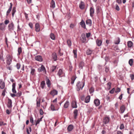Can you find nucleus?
<instances>
[{"instance_id":"obj_1","label":"nucleus","mask_w":134,"mask_h":134,"mask_svg":"<svg viewBox=\"0 0 134 134\" xmlns=\"http://www.w3.org/2000/svg\"><path fill=\"white\" fill-rule=\"evenodd\" d=\"M85 85V83L83 82H78L76 84L77 90L79 91L80 89L82 90Z\"/></svg>"},{"instance_id":"obj_2","label":"nucleus","mask_w":134,"mask_h":134,"mask_svg":"<svg viewBox=\"0 0 134 134\" xmlns=\"http://www.w3.org/2000/svg\"><path fill=\"white\" fill-rule=\"evenodd\" d=\"M6 59L7 64L10 65L12 62V57L10 55L8 54L6 56Z\"/></svg>"},{"instance_id":"obj_3","label":"nucleus","mask_w":134,"mask_h":134,"mask_svg":"<svg viewBox=\"0 0 134 134\" xmlns=\"http://www.w3.org/2000/svg\"><path fill=\"white\" fill-rule=\"evenodd\" d=\"M14 24L13 22L10 24L8 25V29L10 31H12L14 30Z\"/></svg>"},{"instance_id":"obj_4","label":"nucleus","mask_w":134,"mask_h":134,"mask_svg":"<svg viewBox=\"0 0 134 134\" xmlns=\"http://www.w3.org/2000/svg\"><path fill=\"white\" fill-rule=\"evenodd\" d=\"M5 87V82L2 79L0 80V88L3 89Z\"/></svg>"},{"instance_id":"obj_5","label":"nucleus","mask_w":134,"mask_h":134,"mask_svg":"<svg viewBox=\"0 0 134 134\" xmlns=\"http://www.w3.org/2000/svg\"><path fill=\"white\" fill-rule=\"evenodd\" d=\"M35 59L37 61L41 62L43 60L42 57L40 55H37L35 57Z\"/></svg>"},{"instance_id":"obj_6","label":"nucleus","mask_w":134,"mask_h":134,"mask_svg":"<svg viewBox=\"0 0 134 134\" xmlns=\"http://www.w3.org/2000/svg\"><path fill=\"white\" fill-rule=\"evenodd\" d=\"M90 15L91 17H93L94 13V10L93 8L91 7L90 9Z\"/></svg>"},{"instance_id":"obj_7","label":"nucleus","mask_w":134,"mask_h":134,"mask_svg":"<svg viewBox=\"0 0 134 134\" xmlns=\"http://www.w3.org/2000/svg\"><path fill=\"white\" fill-rule=\"evenodd\" d=\"M110 120L109 118L108 117H105L103 119V122L105 124L108 123Z\"/></svg>"},{"instance_id":"obj_8","label":"nucleus","mask_w":134,"mask_h":134,"mask_svg":"<svg viewBox=\"0 0 134 134\" xmlns=\"http://www.w3.org/2000/svg\"><path fill=\"white\" fill-rule=\"evenodd\" d=\"M35 30L37 32H39L40 30V26L38 23H36L35 25Z\"/></svg>"},{"instance_id":"obj_9","label":"nucleus","mask_w":134,"mask_h":134,"mask_svg":"<svg viewBox=\"0 0 134 134\" xmlns=\"http://www.w3.org/2000/svg\"><path fill=\"white\" fill-rule=\"evenodd\" d=\"M52 58L54 61H55L57 60V56L56 53H54L52 54Z\"/></svg>"},{"instance_id":"obj_10","label":"nucleus","mask_w":134,"mask_h":134,"mask_svg":"<svg viewBox=\"0 0 134 134\" xmlns=\"http://www.w3.org/2000/svg\"><path fill=\"white\" fill-rule=\"evenodd\" d=\"M12 100L9 99H8V104L7 107L8 108H11L12 107Z\"/></svg>"},{"instance_id":"obj_11","label":"nucleus","mask_w":134,"mask_h":134,"mask_svg":"<svg viewBox=\"0 0 134 134\" xmlns=\"http://www.w3.org/2000/svg\"><path fill=\"white\" fill-rule=\"evenodd\" d=\"M81 40L82 42L85 43L86 41V37L85 35L84 34H83L81 35Z\"/></svg>"},{"instance_id":"obj_12","label":"nucleus","mask_w":134,"mask_h":134,"mask_svg":"<svg viewBox=\"0 0 134 134\" xmlns=\"http://www.w3.org/2000/svg\"><path fill=\"white\" fill-rule=\"evenodd\" d=\"M71 106L73 108H76L77 107L76 102L74 101H73L71 103Z\"/></svg>"},{"instance_id":"obj_13","label":"nucleus","mask_w":134,"mask_h":134,"mask_svg":"<svg viewBox=\"0 0 134 134\" xmlns=\"http://www.w3.org/2000/svg\"><path fill=\"white\" fill-rule=\"evenodd\" d=\"M80 24L82 28L84 29H86L85 23L83 20H81V21L80 23Z\"/></svg>"},{"instance_id":"obj_14","label":"nucleus","mask_w":134,"mask_h":134,"mask_svg":"<svg viewBox=\"0 0 134 134\" xmlns=\"http://www.w3.org/2000/svg\"><path fill=\"white\" fill-rule=\"evenodd\" d=\"M57 93L58 91L55 90H54L52 91L50 93V94L53 96H54L55 95H57Z\"/></svg>"},{"instance_id":"obj_15","label":"nucleus","mask_w":134,"mask_h":134,"mask_svg":"<svg viewBox=\"0 0 134 134\" xmlns=\"http://www.w3.org/2000/svg\"><path fill=\"white\" fill-rule=\"evenodd\" d=\"M38 71L39 72H41L42 71H46V70L43 65H42L41 67L38 69Z\"/></svg>"},{"instance_id":"obj_16","label":"nucleus","mask_w":134,"mask_h":134,"mask_svg":"<svg viewBox=\"0 0 134 134\" xmlns=\"http://www.w3.org/2000/svg\"><path fill=\"white\" fill-rule=\"evenodd\" d=\"M86 24L89 26H91L92 25V21L91 19H88L86 21Z\"/></svg>"},{"instance_id":"obj_17","label":"nucleus","mask_w":134,"mask_h":134,"mask_svg":"<svg viewBox=\"0 0 134 134\" xmlns=\"http://www.w3.org/2000/svg\"><path fill=\"white\" fill-rule=\"evenodd\" d=\"M94 103L95 105L97 106H98L100 103L99 100L98 99H96L94 100Z\"/></svg>"},{"instance_id":"obj_18","label":"nucleus","mask_w":134,"mask_h":134,"mask_svg":"<svg viewBox=\"0 0 134 134\" xmlns=\"http://www.w3.org/2000/svg\"><path fill=\"white\" fill-rule=\"evenodd\" d=\"M74 117L75 119H76L78 115V110H77L75 109L74 111Z\"/></svg>"},{"instance_id":"obj_19","label":"nucleus","mask_w":134,"mask_h":134,"mask_svg":"<svg viewBox=\"0 0 134 134\" xmlns=\"http://www.w3.org/2000/svg\"><path fill=\"white\" fill-rule=\"evenodd\" d=\"M79 7L81 9H84L85 7L84 3L82 1H81V3L79 4Z\"/></svg>"},{"instance_id":"obj_20","label":"nucleus","mask_w":134,"mask_h":134,"mask_svg":"<svg viewBox=\"0 0 134 134\" xmlns=\"http://www.w3.org/2000/svg\"><path fill=\"white\" fill-rule=\"evenodd\" d=\"M12 91L13 93H16V91L15 90V83H13L12 85Z\"/></svg>"},{"instance_id":"obj_21","label":"nucleus","mask_w":134,"mask_h":134,"mask_svg":"<svg viewBox=\"0 0 134 134\" xmlns=\"http://www.w3.org/2000/svg\"><path fill=\"white\" fill-rule=\"evenodd\" d=\"M74 126L72 125H69L67 128L68 130L69 131H71L73 129Z\"/></svg>"},{"instance_id":"obj_22","label":"nucleus","mask_w":134,"mask_h":134,"mask_svg":"<svg viewBox=\"0 0 134 134\" xmlns=\"http://www.w3.org/2000/svg\"><path fill=\"white\" fill-rule=\"evenodd\" d=\"M96 43L98 46H101L102 42L101 40L97 39L96 41Z\"/></svg>"},{"instance_id":"obj_23","label":"nucleus","mask_w":134,"mask_h":134,"mask_svg":"<svg viewBox=\"0 0 134 134\" xmlns=\"http://www.w3.org/2000/svg\"><path fill=\"white\" fill-rule=\"evenodd\" d=\"M69 104L70 103L68 101H66L64 105V108H67L68 107Z\"/></svg>"},{"instance_id":"obj_24","label":"nucleus","mask_w":134,"mask_h":134,"mask_svg":"<svg viewBox=\"0 0 134 134\" xmlns=\"http://www.w3.org/2000/svg\"><path fill=\"white\" fill-rule=\"evenodd\" d=\"M127 46L129 48H131L133 46V42L131 41H129L127 42Z\"/></svg>"},{"instance_id":"obj_25","label":"nucleus","mask_w":134,"mask_h":134,"mask_svg":"<svg viewBox=\"0 0 134 134\" xmlns=\"http://www.w3.org/2000/svg\"><path fill=\"white\" fill-rule=\"evenodd\" d=\"M121 110V113H122L125 110V107L124 105H122L121 106L120 108Z\"/></svg>"},{"instance_id":"obj_26","label":"nucleus","mask_w":134,"mask_h":134,"mask_svg":"<svg viewBox=\"0 0 134 134\" xmlns=\"http://www.w3.org/2000/svg\"><path fill=\"white\" fill-rule=\"evenodd\" d=\"M93 51V50L89 49L86 51V54L87 55H90L92 53Z\"/></svg>"},{"instance_id":"obj_27","label":"nucleus","mask_w":134,"mask_h":134,"mask_svg":"<svg viewBox=\"0 0 134 134\" xmlns=\"http://www.w3.org/2000/svg\"><path fill=\"white\" fill-rule=\"evenodd\" d=\"M90 96H87L85 98V102L86 103H88L90 101Z\"/></svg>"},{"instance_id":"obj_28","label":"nucleus","mask_w":134,"mask_h":134,"mask_svg":"<svg viewBox=\"0 0 134 134\" xmlns=\"http://www.w3.org/2000/svg\"><path fill=\"white\" fill-rule=\"evenodd\" d=\"M5 26L3 23H2L0 24V29L2 30H3L5 28Z\"/></svg>"},{"instance_id":"obj_29","label":"nucleus","mask_w":134,"mask_h":134,"mask_svg":"<svg viewBox=\"0 0 134 134\" xmlns=\"http://www.w3.org/2000/svg\"><path fill=\"white\" fill-rule=\"evenodd\" d=\"M50 7L53 8H54L55 7V3L53 0H52L51 4Z\"/></svg>"},{"instance_id":"obj_30","label":"nucleus","mask_w":134,"mask_h":134,"mask_svg":"<svg viewBox=\"0 0 134 134\" xmlns=\"http://www.w3.org/2000/svg\"><path fill=\"white\" fill-rule=\"evenodd\" d=\"M120 42V39L119 38H116L114 42V43L116 44H118Z\"/></svg>"},{"instance_id":"obj_31","label":"nucleus","mask_w":134,"mask_h":134,"mask_svg":"<svg viewBox=\"0 0 134 134\" xmlns=\"http://www.w3.org/2000/svg\"><path fill=\"white\" fill-rule=\"evenodd\" d=\"M45 85V83L44 81H42L41 83L40 86L42 89H43Z\"/></svg>"},{"instance_id":"obj_32","label":"nucleus","mask_w":134,"mask_h":134,"mask_svg":"<svg viewBox=\"0 0 134 134\" xmlns=\"http://www.w3.org/2000/svg\"><path fill=\"white\" fill-rule=\"evenodd\" d=\"M50 37L51 38L52 40H54L55 39V36L53 33H51L50 35Z\"/></svg>"},{"instance_id":"obj_33","label":"nucleus","mask_w":134,"mask_h":134,"mask_svg":"<svg viewBox=\"0 0 134 134\" xmlns=\"http://www.w3.org/2000/svg\"><path fill=\"white\" fill-rule=\"evenodd\" d=\"M16 12V7H14L13 8V9L12 11V17H13L14 16V14Z\"/></svg>"},{"instance_id":"obj_34","label":"nucleus","mask_w":134,"mask_h":134,"mask_svg":"<svg viewBox=\"0 0 134 134\" xmlns=\"http://www.w3.org/2000/svg\"><path fill=\"white\" fill-rule=\"evenodd\" d=\"M63 73V72L62 70L61 69H59L58 73V75L59 77H60Z\"/></svg>"},{"instance_id":"obj_35","label":"nucleus","mask_w":134,"mask_h":134,"mask_svg":"<svg viewBox=\"0 0 134 134\" xmlns=\"http://www.w3.org/2000/svg\"><path fill=\"white\" fill-rule=\"evenodd\" d=\"M46 84L48 87H49L51 85L50 81L48 79L46 80Z\"/></svg>"},{"instance_id":"obj_36","label":"nucleus","mask_w":134,"mask_h":134,"mask_svg":"<svg viewBox=\"0 0 134 134\" xmlns=\"http://www.w3.org/2000/svg\"><path fill=\"white\" fill-rule=\"evenodd\" d=\"M84 65V63L83 62H81L79 64V68L81 69L82 68L83 66Z\"/></svg>"},{"instance_id":"obj_37","label":"nucleus","mask_w":134,"mask_h":134,"mask_svg":"<svg viewBox=\"0 0 134 134\" xmlns=\"http://www.w3.org/2000/svg\"><path fill=\"white\" fill-rule=\"evenodd\" d=\"M35 69L31 67V72H30L31 74L32 75H34V73L35 72Z\"/></svg>"},{"instance_id":"obj_38","label":"nucleus","mask_w":134,"mask_h":134,"mask_svg":"<svg viewBox=\"0 0 134 134\" xmlns=\"http://www.w3.org/2000/svg\"><path fill=\"white\" fill-rule=\"evenodd\" d=\"M18 53L17 54L18 56H19L22 52V49L21 47H19L18 50Z\"/></svg>"},{"instance_id":"obj_39","label":"nucleus","mask_w":134,"mask_h":134,"mask_svg":"<svg viewBox=\"0 0 134 134\" xmlns=\"http://www.w3.org/2000/svg\"><path fill=\"white\" fill-rule=\"evenodd\" d=\"M67 43L69 47H70L71 45V42L70 40H68L67 41Z\"/></svg>"},{"instance_id":"obj_40","label":"nucleus","mask_w":134,"mask_h":134,"mask_svg":"<svg viewBox=\"0 0 134 134\" xmlns=\"http://www.w3.org/2000/svg\"><path fill=\"white\" fill-rule=\"evenodd\" d=\"M57 68V66H52L51 68V70L53 72Z\"/></svg>"},{"instance_id":"obj_41","label":"nucleus","mask_w":134,"mask_h":134,"mask_svg":"<svg viewBox=\"0 0 134 134\" xmlns=\"http://www.w3.org/2000/svg\"><path fill=\"white\" fill-rule=\"evenodd\" d=\"M94 91V88L93 87H92L89 90V92L91 94H92Z\"/></svg>"},{"instance_id":"obj_42","label":"nucleus","mask_w":134,"mask_h":134,"mask_svg":"<svg viewBox=\"0 0 134 134\" xmlns=\"http://www.w3.org/2000/svg\"><path fill=\"white\" fill-rule=\"evenodd\" d=\"M133 63V60L132 59H130L129 62V63L130 65L132 66Z\"/></svg>"},{"instance_id":"obj_43","label":"nucleus","mask_w":134,"mask_h":134,"mask_svg":"<svg viewBox=\"0 0 134 134\" xmlns=\"http://www.w3.org/2000/svg\"><path fill=\"white\" fill-rule=\"evenodd\" d=\"M105 71L106 72H108L109 71V67L108 66H106L105 68Z\"/></svg>"},{"instance_id":"obj_44","label":"nucleus","mask_w":134,"mask_h":134,"mask_svg":"<svg viewBox=\"0 0 134 134\" xmlns=\"http://www.w3.org/2000/svg\"><path fill=\"white\" fill-rule=\"evenodd\" d=\"M73 52L74 54V57L75 58L77 57V51L76 50H73Z\"/></svg>"},{"instance_id":"obj_45","label":"nucleus","mask_w":134,"mask_h":134,"mask_svg":"<svg viewBox=\"0 0 134 134\" xmlns=\"http://www.w3.org/2000/svg\"><path fill=\"white\" fill-rule=\"evenodd\" d=\"M21 95V91H19L16 94V97H19Z\"/></svg>"},{"instance_id":"obj_46","label":"nucleus","mask_w":134,"mask_h":134,"mask_svg":"<svg viewBox=\"0 0 134 134\" xmlns=\"http://www.w3.org/2000/svg\"><path fill=\"white\" fill-rule=\"evenodd\" d=\"M51 110L52 111H54L56 110L55 109L54 107V105L53 104H51L50 107Z\"/></svg>"},{"instance_id":"obj_47","label":"nucleus","mask_w":134,"mask_h":134,"mask_svg":"<svg viewBox=\"0 0 134 134\" xmlns=\"http://www.w3.org/2000/svg\"><path fill=\"white\" fill-rule=\"evenodd\" d=\"M130 77L132 80H133L134 79V75L133 74H130Z\"/></svg>"},{"instance_id":"obj_48","label":"nucleus","mask_w":134,"mask_h":134,"mask_svg":"<svg viewBox=\"0 0 134 134\" xmlns=\"http://www.w3.org/2000/svg\"><path fill=\"white\" fill-rule=\"evenodd\" d=\"M16 67L18 69H19L20 67V65L19 63H17L16 65Z\"/></svg>"},{"instance_id":"obj_49","label":"nucleus","mask_w":134,"mask_h":134,"mask_svg":"<svg viewBox=\"0 0 134 134\" xmlns=\"http://www.w3.org/2000/svg\"><path fill=\"white\" fill-rule=\"evenodd\" d=\"M115 6H116V7H115V9L117 10V11L119 10H120V8H119V6L117 4H116L115 5Z\"/></svg>"},{"instance_id":"obj_50","label":"nucleus","mask_w":134,"mask_h":134,"mask_svg":"<svg viewBox=\"0 0 134 134\" xmlns=\"http://www.w3.org/2000/svg\"><path fill=\"white\" fill-rule=\"evenodd\" d=\"M7 125L6 123H4L3 121H1L0 122V126L2 125Z\"/></svg>"},{"instance_id":"obj_51","label":"nucleus","mask_w":134,"mask_h":134,"mask_svg":"<svg viewBox=\"0 0 134 134\" xmlns=\"http://www.w3.org/2000/svg\"><path fill=\"white\" fill-rule=\"evenodd\" d=\"M12 9H10V8H9L8 10L7 11V12L6 15L7 16H8L9 14L10 13V12L11 11Z\"/></svg>"},{"instance_id":"obj_52","label":"nucleus","mask_w":134,"mask_h":134,"mask_svg":"<svg viewBox=\"0 0 134 134\" xmlns=\"http://www.w3.org/2000/svg\"><path fill=\"white\" fill-rule=\"evenodd\" d=\"M120 91V89L119 87H118L115 91L116 93H118Z\"/></svg>"},{"instance_id":"obj_53","label":"nucleus","mask_w":134,"mask_h":134,"mask_svg":"<svg viewBox=\"0 0 134 134\" xmlns=\"http://www.w3.org/2000/svg\"><path fill=\"white\" fill-rule=\"evenodd\" d=\"M30 122L32 124L34 123L33 118L32 117H30Z\"/></svg>"},{"instance_id":"obj_54","label":"nucleus","mask_w":134,"mask_h":134,"mask_svg":"<svg viewBox=\"0 0 134 134\" xmlns=\"http://www.w3.org/2000/svg\"><path fill=\"white\" fill-rule=\"evenodd\" d=\"M115 90V88H113L111 90L109 91L110 93L111 94H113L114 93Z\"/></svg>"},{"instance_id":"obj_55","label":"nucleus","mask_w":134,"mask_h":134,"mask_svg":"<svg viewBox=\"0 0 134 134\" xmlns=\"http://www.w3.org/2000/svg\"><path fill=\"white\" fill-rule=\"evenodd\" d=\"M111 85V83L110 82H108L107 84V85L108 87V88L109 89L110 88Z\"/></svg>"},{"instance_id":"obj_56","label":"nucleus","mask_w":134,"mask_h":134,"mask_svg":"<svg viewBox=\"0 0 134 134\" xmlns=\"http://www.w3.org/2000/svg\"><path fill=\"white\" fill-rule=\"evenodd\" d=\"M118 62V60H115L113 62L115 64V66L117 65V64Z\"/></svg>"},{"instance_id":"obj_57","label":"nucleus","mask_w":134,"mask_h":134,"mask_svg":"<svg viewBox=\"0 0 134 134\" xmlns=\"http://www.w3.org/2000/svg\"><path fill=\"white\" fill-rule=\"evenodd\" d=\"M124 128V126L123 124H121L120 129H123Z\"/></svg>"},{"instance_id":"obj_58","label":"nucleus","mask_w":134,"mask_h":134,"mask_svg":"<svg viewBox=\"0 0 134 134\" xmlns=\"http://www.w3.org/2000/svg\"><path fill=\"white\" fill-rule=\"evenodd\" d=\"M29 25L31 29L33 28V25L32 23H30L29 24Z\"/></svg>"},{"instance_id":"obj_59","label":"nucleus","mask_w":134,"mask_h":134,"mask_svg":"<svg viewBox=\"0 0 134 134\" xmlns=\"http://www.w3.org/2000/svg\"><path fill=\"white\" fill-rule=\"evenodd\" d=\"M9 21L8 20H6L4 21V24L6 25H7L9 23Z\"/></svg>"},{"instance_id":"obj_60","label":"nucleus","mask_w":134,"mask_h":134,"mask_svg":"<svg viewBox=\"0 0 134 134\" xmlns=\"http://www.w3.org/2000/svg\"><path fill=\"white\" fill-rule=\"evenodd\" d=\"M40 115H43V111L42 109H40Z\"/></svg>"},{"instance_id":"obj_61","label":"nucleus","mask_w":134,"mask_h":134,"mask_svg":"<svg viewBox=\"0 0 134 134\" xmlns=\"http://www.w3.org/2000/svg\"><path fill=\"white\" fill-rule=\"evenodd\" d=\"M91 35V33H86V36L87 38L90 37Z\"/></svg>"},{"instance_id":"obj_62","label":"nucleus","mask_w":134,"mask_h":134,"mask_svg":"<svg viewBox=\"0 0 134 134\" xmlns=\"http://www.w3.org/2000/svg\"><path fill=\"white\" fill-rule=\"evenodd\" d=\"M76 78V76H73L72 77L71 79V80H74L75 81Z\"/></svg>"},{"instance_id":"obj_63","label":"nucleus","mask_w":134,"mask_h":134,"mask_svg":"<svg viewBox=\"0 0 134 134\" xmlns=\"http://www.w3.org/2000/svg\"><path fill=\"white\" fill-rule=\"evenodd\" d=\"M40 102L39 101L37 102V107H39L40 106Z\"/></svg>"},{"instance_id":"obj_64","label":"nucleus","mask_w":134,"mask_h":134,"mask_svg":"<svg viewBox=\"0 0 134 134\" xmlns=\"http://www.w3.org/2000/svg\"><path fill=\"white\" fill-rule=\"evenodd\" d=\"M10 95L11 96L13 97H14L15 96H16V94L14 93H11Z\"/></svg>"}]
</instances>
